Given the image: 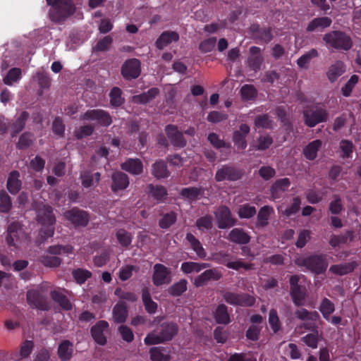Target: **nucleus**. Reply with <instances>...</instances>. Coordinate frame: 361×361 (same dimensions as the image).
Wrapping results in <instances>:
<instances>
[{"label": "nucleus", "mask_w": 361, "mask_h": 361, "mask_svg": "<svg viewBox=\"0 0 361 361\" xmlns=\"http://www.w3.org/2000/svg\"><path fill=\"white\" fill-rule=\"evenodd\" d=\"M195 226L201 231L209 230L213 226V218L209 214L203 216L196 220Z\"/></svg>", "instance_id": "69168bd1"}, {"label": "nucleus", "mask_w": 361, "mask_h": 361, "mask_svg": "<svg viewBox=\"0 0 361 361\" xmlns=\"http://www.w3.org/2000/svg\"><path fill=\"white\" fill-rule=\"evenodd\" d=\"M222 298L226 303L233 306L252 307L255 303V297L246 293L226 290L222 292Z\"/></svg>", "instance_id": "423d86ee"}, {"label": "nucleus", "mask_w": 361, "mask_h": 361, "mask_svg": "<svg viewBox=\"0 0 361 361\" xmlns=\"http://www.w3.org/2000/svg\"><path fill=\"white\" fill-rule=\"evenodd\" d=\"M250 130V128L247 124L242 123L239 126V130L234 131L233 141L238 149L244 150L247 147L246 137Z\"/></svg>", "instance_id": "2eb2a0df"}, {"label": "nucleus", "mask_w": 361, "mask_h": 361, "mask_svg": "<svg viewBox=\"0 0 361 361\" xmlns=\"http://www.w3.org/2000/svg\"><path fill=\"white\" fill-rule=\"evenodd\" d=\"M80 178L82 187L88 188L99 182L101 173L99 172L93 173L90 171H85L81 173Z\"/></svg>", "instance_id": "ea45409f"}, {"label": "nucleus", "mask_w": 361, "mask_h": 361, "mask_svg": "<svg viewBox=\"0 0 361 361\" xmlns=\"http://www.w3.org/2000/svg\"><path fill=\"white\" fill-rule=\"evenodd\" d=\"M221 276V273L216 269H207L195 279L194 285L196 287H201L209 281L219 280Z\"/></svg>", "instance_id": "a211bd4d"}, {"label": "nucleus", "mask_w": 361, "mask_h": 361, "mask_svg": "<svg viewBox=\"0 0 361 361\" xmlns=\"http://www.w3.org/2000/svg\"><path fill=\"white\" fill-rule=\"evenodd\" d=\"M256 213V207L249 204H242L238 209V215L240 219H251Z\"/></svg>", "instance_id": "bf43d9fd"}, {"label": "nucleus", "mask_w": 361, "mask_h": 361, "mask_svg": "<svg viewBox=\"0 0 361 361\" xmlns=\"http://www.w3.org/2000/svg\"><path fill=\"white\" fill-rule=\"evenodd\" d=\"M323 41L328 49L349 51L353 46L351 37L341 30L330 31L323 36Z\"/></svg>", "instance_id": "f03ea898"}, {"label": "nucleus", "mask_w": 361, "mask_h": 361, "mask_svg": "<svg viewBox=\"0 0 361 361\" xmlns=\"http://www.w3.org/2000/svg\"><path fill=\"white\" fill-rule=\"evenodd\" d=\"M300 281V276L297 274L290 276L289 279L290 296L297 307L303 306L308 295L306 287Z\"/></svg>", "instance_id": "20e7f679"}, {"label": "nucleus", "mask_w": 361, "mask_h": 361, "mask_svg": "<svg viewBox=\"0 0 361 361\" xmlns=\"http://www.w3.org/2000/svg\"><path fill=\"white\" fill-rule=\"evenodd\" d=\"M121 73L126 80L137 78L141 73V63L137 59H127L122 65Z\"/></svg>", "instance_id": "9d476101"}, {"label": "nucleus", "mask_w": 361, "mask_h": 361, "mask_svg": "<svg viewBox=\"0 0 361 361\" xmlns=\"http://www.w3.org/2000/svg\"><path fill=\"white\" fill-rule=\"evenodd\" d=\"M290 181L288 178L276 180L271 186L270 194L273 200L280 199L283 194L288 190Z\"/></svg>", "instance_id": "aec40b11"}, {"label": "nucleus", "mask_w": 361, "mask_h": 361, "mask_svg": "<svg viewBox=\"0 0 361 361\" xmlns=\"http://www.w3.org/2000/svg\"><path fill=\"white\" fill-rule=\"evenodd\" d=\"M128 314V307L123 301L118 302L113 308V318L116 323L122 324L126 322Z\"/></svg>", "instance_id": "f704fd0d"}, {"label": "nucleus", "mask_w": 361, "mask_h": 361, "mask_svg": "<svg viewBox=\"0 0 361 361\" xmlns=\"http://www.w3.org/2000/svg\"><path fill=\"white\" fill-rule=\"evenodd\" d=\"M109 328V323L104 320H100L92 326L90 329L92 337L99 345H104L106 343V338L104 331Z\"/></svg>", "instance_id": "f3484780"}, {"label": "nucleus", "mask_w": 361, "mask_h": 361, "mask_svg": "<svg viewBox=\"0 0 361 361\" xmlns=\"http://www.w3.org/2000/svg\"><path fill=\"white\" fill-rule=\"evenodd\" d=\"M20 173L18 171H12L8 177L6 188L12 195H16L21 189L22 182L19 179Z\"/></svg>", "instance_id": "473e14b6"}, {"label": "nucleus", "mask_w": 361, "mask_h": 361, "mask_svg": "<svg viewBox=\"0 0 361 361\" xmlns=\"http://www.w3.org/2000/svg\"><path fill=\"white\" fill-rule=\"evenodd\" d=\"M243 171L231 164H225L219 168L215 173V180L217 182L224 180L236 181L243 176Z\"/></svg>", "instance_id": "6e6552de"}, {"label": "nucleus", "mask_w": 361, "mask_h": 361, "mask_svg": "<svg viewBox=\"0 0 361 361\" xmlns=\"http://www.w3.org/2000/svg\"><path fill=\"white\" fill-rule=\"evenodd\" d=\"M274 213V209L271 206L264 205L260 208L257 216V226L264 228L269 224L271 214Z\"/></svg>", "instance_id": "a19ab883"}, {"label": "nucleus", "mask_w": 361, "mask_h": 361, "mask_svg": "<svg viewBox=\"0 0 361 361\" xmlns=\"http://www.w3.org/2000/svg\"><path fill=\"white\" fill-rule=\"evenodd\" d=\"M214 317L216 322L219 324H228L231 322L228 307L224 304H220L216 307Z\"/></svg>", "instance_id": "79ce46f5"}, {"label": "nucleus", "mask_w": 361, "mask_h": 361, "mask_svg": "<svg viewBox=\"0 0 361 361\" xmlns=\"http://www.w3.org/2000/svg\"><path fill=\"white\" fill-rule=\"evenodd\" d=\"M209 267L207 263H198L195 262H185L181 264L180 270L185 274H190L192 272L198 273L201 270Z\"/></svg>", "instance_id": "09e8293b"}, {"label": "nucleus", "mask_w": 361, "mask_h": 361, "mask_svg": "<svg viewBox=\"0 0 361 361\" xmlns=\"http://www.w3.org/2000/svg\"><path fill=\"white\" fill-rule=\"evenodd\" d=\"M296 318L301 321L320 322L321 317L317 311H309L307 309L301 308L295 312Z\"/></svg>", "instance_id": "c03bdc74"}, {"label": "nucleus", "mask_w": 361, "mask_h": 361, "mask_svg": "<svg viewBox=\"0 0 361 361\" xmlns=\"http://www.w3.org/2000/svg\"><path fill=\"white\" fill-rule=\"evenodd\" d=\"M73 345L68 340L63 341L58 347L57 354L62 361H69L73 355Z\"/></svg>", "instance_id": "58836bf2"}, {"label": "nucleus", "mask_w": 361, "mask_h": 361, "mask_svg": "<svg viewBox=\"0 0 361 361\" xmlns=\"http://www.w3.org/2000/svg\"><path fill=\"white\" fill-rule=\"evenodd\" d=\"M343 205L338 195H333V200L329 203V211L333 215H338L343 210Z\"/></svg>", "instance_id": "0e129e2a"}, {"label": "nucleus", "mask_w": 361, "mask_h": 361, "mask_svg": "<svg viewBox=\"0 0 361 361\" xmlns=\"http://www.w3.org/2000/svg\"><path fill=\"white\" fill-rule=\"evenodd\" d=\"M37 218L41 224H54L56 222L53 209L49 205H44L37 210Z\"/></svg>", "instance_id": "c85d7f7f"}, {"label": "nucleus", "mask_w": 361, "mask_h": 361, "mask_svg": "<svg viewBox=\"0 0 361 361\" xmlns=\"http://www.w3.org/2000/svg\"><path fill=\"white\" fill-rule=\"evenodd\" d=\"M345 71L346 66L344 62L341 60H337L329 67L326 74L328 80L331 82H334Z\"/></svg>", "instance_id": "b1692460"}, {"label": "nucleus", "mask_w": 361, "mask_h": 361, "mask_svg": "<svg viewBox=\"0 0 361 361\" xmlns=\"http://www.w3.org/2000/svg\"><path fill=\"white\" fill-rule=\"evenodd\" d=\"M121 169L131 174L140 175L142 172L143 166L139 159H128L121 164Z\"/></svg>", "instance_id": "e433bc0d"}, {"label": "nucleus", "mask_w": 361, "mask_h": 361, "mask_svg": "<svg viewBox=\"0 0 361 361\" xmlns=\"http://www.w3.org/2000/svg\"><path fill=\"white\" fill-rule=\"evenodd\" d=\"M50 295L51 299L58 303L63 310L68 311L72 309L71 302L68 298L62 293L57 290H53L51 292Z\"/></svg>", "instance_id": "8fccbe9b"}, {"label": "nucleus", "mask_w": 361, "mask_h": 361, "mask_svg": "<svg viewBox=\"0 0 361 361\" xmlns=\"http://www.w3.org/2000/svg\"><path fill=\"white\" fill-rule=\"evenodd\" d=\"M179 40V35L175 31L163 32L155 42V46L158 49H163L171 42Z\"/></svg>", "instance_id": "bb28decb"}, {"label": "nucleus", "mask_w": 361, "mask_h": 361, "mask_svg": "<svg viewBox=\"0 0 361 361\" xmlns=\"http://www.w3.org/2000/svg\"><path fill=\"white\" fill-rule=\"evenodd\" d=\"M319 310L322 314L323 318L326 321H329L331 314L335 311V305L329 299L324 298L320 302Z\"/></svg>", "instance_id": "de8ad7c7"}, {"label": "nucleus", "mask_w": 361, "mask_h": 361, "mask_svg": "<svg viewBox=\"0 0 361 361\" xmlns=\"http://www.w3.org/2000/svg\"><path fill=\"white\" fill-rule=\"evenodd\" d=\"M332 20L327 16H322L313 18L306 27L307 32H322L331 26Z\"/></svg>", "instance_id": "412c9836"}, {"label": "nucleus", "mask_w": 361, "mask_h": 361, "mask_svg": "<svg viewBox=\"0 0 361 361\" xmlns=\"http://www.w3.org/2000/svg\"><path fill=\"white\" fill-rule=\"evenodd\" d=\"M159 89L157 87H152L147 92H143L140 94L133 97V102L137 104H147L154 100L159 94Z\"/></svg>", "instance_id": "c756f323"}, {"label": "nucleus", "mask_w": 361, "mask_h": 361, "mask_svg": "<svg viewBox=\"0 0 361 361\" xmlns=\"http://www.w3.org/2000/svg\"><path fill=\"white\" fill-rule=\"evenodd\" d=\"M185 239L190 243L191 248L195 251L200 259H204L206 258L207 252L200 241L193 234L188 233Z\"/></svg>", "instance_id": "4c0bfd02"}, {"label": "nucleus", "mask_w": 361, "mask_h": 361, "mask_svg": "<svg viewBox=\"0 0 361 361\" xmlns=\"http://www.w3.org/2000/svg\"><path fill=\"white\" fill-rule=\"evenodd\" d=\"M140 268L135 265L127 264L122 267L118 272V278L122 281L128 280L132 276L133 271H138Z\"/></svg>", "instance_id": "338daca9"}, {"label": "nucleus", "mask_w": 361, "mask_h": 361, "mask_svg": "<svg viewBox=\"0 0 361 361\" xmlns=\"http://www.w3.org/2000/svg\"><path fill=\"white\" fill-rule=\"evenodd\" d=\"M51 7L49 11V19L56 23L64 22L75 12V5L72 0H46Z\"/></svg>", "instance_id": "f257e3e1"}, {"label": "nucleus", "mask_w": 361, "mask_h": 361, "mask_svg": "<svg viewBox=\"0 0 361 361\" xmlns=\"http://www.w3.org/2000/svg\"><path fill=\"white\" fill-rule=\"evenodd\" d=\"M322 145V142L320 140H315L310 142L303 149V154L305 157L310 161H313L317 156V152Z\"/></svg>", "instance_id": "37998d69"}, {"label": "nucleus", "mask_w": 361, "mask_h": 361, "mask_svg": "<svg viewBox=\"0 0 361 361\" xmlns=\"http://www.w3.org/2000/svg\"><path fill=\"white\" fill-rule=\"evenodd\" d=\"M152 279L153 284L157 287L169 284L171 281V271L162 264H155L153 267Z\"/></svg>", "instance_id": "9b49d317"}, {"label": "nucleus", "mask_w": 361, "mask_h": 361, "mask_svg": "<svg viewBox=\"0 0 361 361\" xmlns=\"http://www.w3.org/2000/svg\"><path fill=\"white\" fill-rule=\"evenodd\" d=\"M129 185L128 176L123 172L116 171L111 175V189L114 192L123 190Z\"/></svg>", "instance_id": "6ab92c4d"}, {"label": "nucleus", "mask_w": 361, "mask_h": 361, "mask_svg": "<svg viewBox=\"0 0 361 361\" xmlns=\"http://www.w3.org/2000/svg\"><path fill=\"white\" fill-rule=\"evenodd\" d=\"M80 120L95 121L98 125L108 127L112 123V118L110 114L99 109H89L80 116Z\"/></svg>", "instance_id": "0eeeda50"}, {"label": "nucleus", "mask_w": 361, "mask_h": 361, "mask_svg": "<svg viewBox=\"0 0 361 361\" xmlns=\"http://www.w3.org/2000/svg\"><path fill=\"white\" fill-rule=\"evenodd\" d=\"M110 104L114 107H118L121 106L124 102V98L122 97V91L118 87H114L110 92Z\"/></svg>", "instance_id": "6e6d98bb"}, {"label": "nucleus", "mask_w": 361, "mask_h": 361, "mask_svg": "<svg viewBox=\"0 0 361 361\" xmlns=\"http://www.w3.org/2000/svg\"><path fill=\"white\" fill-rule=\"evenodd\" d=\"M166 137L169 139L171 145L178 148H183L187 145V141L182 132L179 131L175 125L169 124L165 127Z\"/></svg>", "instance_id": "4468645a"}, {"label": "nucleus", "mask_w": 361, "mask_h": 361, "mask_svg": "<svg viewBox=\"0 0 361 361\" xmlns=\"http://www.w3.org/2000/svg\"><path fill=\"white\" fill-rule=\"evenodd\" d=\"M73 247L71 245H51L47 248V252L53 255H68L72 253Z\"/></svg>", "instance_id": "052dcab7"}, {"label": "nucleus", "mask_w": 361, "mask_h": 361, "mask_svg": "<svg viewBox=\"0 0 361 361\" xmlns=\"http://www.w3.org/2000/svg\"><path fill=\"white\" fill-rule=\"evenodd\" d=\"M227 238L229 241L238 245H246L251 239L250 235L242 228H233Z\"/></svg>", "instance_id": "a878e982"}, {"label": "nucleus", "mask_w": 361, "mask_h": 361, "mask_svg": "<svg viewBox=\"0 0 361 361\" xmlns=\"http://www.w3.org/2000/svg\"><path fill=\"white\" fill-rule=\"evenodd\" d=\"M357 266L358 264L355 261L344 262L331 265L329 271L338 276H343L353 272Z\"/></svg>", "instance_id": "7c9ffc66"}, {"label": "nucleus", "mask_w": 361, "mask_h": 361, "mask_svg": "<svg viewBox=\"0 0 361 361\" xmlns=\"http://www.w3.org/2000/svg\"><path fill=\"white\" fill-rule=\"evenodd\" d=\"M72 276L75 282L77 284L81 286L84 284L87 280L92 276V274L87 269L77 268L72 271Z\"/></svg>", "instance_id": "3c124183"}, {"label": "nucleus", "mask_w": 361, "mask_h": 361, "mask_svg": "<svg viewBox=\"0 0 361 361\" xmlns=\"http://www.w3.org/2000/svg\"><path fill=\"white\" fill-rule=\"evenodd\" d=\"M116 236L119 244L123 247H128L132 243V235L125 229H118Z\"/></svg>", "instance_id": "e2e57ef3"}, {"label": "nucleus", "mask_w": 361, "mask_h": 361, "mask_svg": "<svg viewBox=\"0 0 361 361\" xmlns=\"http://www.w3.org/2000/svg\"><path fill=\"white\" fill-rule=\"evenodd\" d=\"M188 281L185 279H182L178 282L173 283L168 289V293L173 297H179L187 290Z\"/></svg>", "instance_id": "603ef678"}, {"label": "nucleus", "mask_w": 361, "mask_h": 361, "mask_svg": "<svg viewBox=\"0 0 361 361\" xmlns=\"http://www.w3.org/2000/svg\"><path fill=\"white\" fill-rule=\"evenodd\" d=\"M152 173L157 179L166 178L170 176V172L167 168V164L163 160L157 161L152 165Z\"/></svg>", "instance_id": "a18cd8bd"}, {"label": "nucleus", "mask_w": 361, "mask_h": 361, "mask_svg": "<svg viewBox=\"0 0 361 361\" xmlns=\"http://www.w3.org/2000/svg\"><path fill=\"white\" fill-rule=\"evenodd\" d=\"M302 116L304 123L310 128H313L319 123L326 122L329 114L326 109L312 106L302 111Z\"/></svg>", "instance_id": "39448f33"}, {"label": "nucleus", "mask_w": 361, "mask_h": 361, "mask_svg": "<svg viewBox=\"0 0 361 361\" xmlns=\"http://www.w3.org/2000/svg\"><path fill=\"white\" fill-rule=\"evenodd\" d=\"M30 116L27 111H23L11 126V135L12 137L17 136L25 128L26 122Z\"/></svg>", "instance_id": "72a5a7b5"}, {"label": "nucleus", "mask_w": 361, "mask_h": 361, "mask_svg": "<svg viewBox=\"0 0 361 361\" xmlns=\"http://www.w3.org/2000/svg\"><path fill=\"white\" fill-rule=\"evenodd\" d=\"M12 209L11 197L4 190H0V213L8 214Z\"/></svg>", "instance_id": "13d9d810"}, {"label": "nucleus", "mask_w": 361, "mask_h": 361, "mask_svg": "<svg viewBox=\"0 0 361 361\" xmlns=\"http://www.w3.org/2000/svg\"><path fill=\"white\" fill-rule=\"evenodd\" d=\"M318 56L319 53L317 50L316 49H312L298 59L297 64L300 68H307L311 59Z\"/></svg>", "instance_id": "4d7b16f0"}, {"label": "nucleus", "mask_w": 361, "mask_h": 361, "mask_svg": "<svg viewBox=\"0 0 361 361\" xmlns=\"http://www.w3.org/2000/svg\"><path fill=\"white\" fill-rule=\"evenodd\" d=\"M33 134L30 132H25L19 137L16 147L18 149L23 150L27 149L33 142Z\"/></svg>", "instance_id": "680f3d73"}, {"label": "nucleus", "mask_w": 361, "mask_h": 361, "mask_svg": "<svg viewBox=\"0 0 361 361\" xmlns=\"http://www.w3.org/2000/svg\"><path fill=\"white\" fill-rule=\"evenodd\" d=\"M250 31L255 39L264 43H269L273 39L271 27H261L257 23H253L250 27Z\"/></svg>", "instance_id": "dca6fc26"}, {"label": "nucleus", "mask_w": 361, "mask_h": 361, "mask_svg": "<svg viewBox=\"0 0 361 361\" xmlns=\"http://www.w3.org/2000/svg\"><path fill=\"white\" fill-rule=\"evenodd\" d=\"M181 198L192 202L199 200L204 194V189L202 187H188L183 188L180 192Z\"/></svg>", "instance_id": "393cba45"}, {"label": "nucleus", "mask_w": 361, "mask_h": 361, "mask_svg": "<svg viewBox=\"0 0 361 361\" xmlns=\"http://www.w3.org/2000/svg\"><path fill=\"white\" fill-rule=\"evenodd\" d=\"M22 230L21 225L18 221L11 223L6 230V242L9 247H16V242L19 240V233Z\"/></svg>", "instance_id": "5701e85b"}, {"label": "nucleus", "mask_w": 361, "mask_h": 361, "mask_svg": "<svg viewBox=\"0 0 361 361\" xmlns=\"http://www.w3.org/2000/svg\"><path fill=\"white\" fill-rule=\"evenodd\" d=\"M359 81V76L357 75H353L347 81L343 87L341 88V93L345 97H348L351 95L352 91Z\"/></svg>", "instance_id": "774afa93"}, {"label": "nucleus", "mask_w": 361, "mask_h": 361, "mask_svg": "<svg viewBox=\"0 0 361 361\" xmlns=\"http://www.w3.org/2000/svg\"><path fill=\"white\" fill-rule=\"evenodd\" d=\"M178 326L174 322H164L160 325L159 334L163 343L171 341L178 334Z\"/></svg>", "instance_id": "4be33fe9"}, {"label": "nucleus", "mask_w": 361, "mask_h": 361, "mask_svg": "<svg viewBox=\"0 0 361 361\" xmlns=\"http://www.w3.org/2000/svg\"><path fill=\"white\" fill-rule=\"evenodd\" d=\"M64 216L76 226H85L89 222V215L87 212L73 207L64 213Z\"/></svg>", "instance_id": "ddd939ff"}, {"label": "nucleus", "mask_w": 361, "mask_h": 361, "mask_svg": "<svg viewBox=\"0 0 361 361\" xmlns=\"http://www.w3.org/2000/svg\"><path fill=\"white\" fill-rule=\"evenodd\" d=\"M147 192L150 197L159 202H164L168 195L166 188L161 185L148 184Z\"/></svg>", "instance_id": "2f4dec72"}, {"label": "nucleus", "mask_w": 361, "mask_h": 361, "mask_svg": "<svg viewBox=\"0 0 361 361\" xmlns=\"http://www.w3.org/2000/svg\"><path fill=\"white\" fill-rule=\"evenodd\" d=\"M142 300L145 310L149 314H154L157 310V304L152 299L149 290L147 288L142 290Z\"/></svg>", "instance_id": "49530a36"}, {"label": "nucleus", "mask_w": 361, "mask_h": 361, "mask_svg": "<svg viewBox=\"0 0 361 361\" xmlns=\"http://www.w3.org/2000/svg\"><path fill=\"white\" fill-rule=\"evenodd\" d=\"M177 216V213L173 211L164 214L159 221V227L162 229L169 228L176 222Z\"/></svg>", "instance_id": "864d4df0"}, {"label": "nucleus", "mask_w": 361, "mask_h": 361, "mask_svg": "<svg viewBox=\"0 0 361 361\" xmlns=\"http://www.w3.org/2000/svg\"><path fill=\"white\" fill-rule=\"evenodd\" d=\"M299 267H304L316 275H320L327 269L329 262L326 254H313L296 260Z\"/></svg>", "instance_id": "7ed1b4c3"}, {"label": "nucleus", "mask_w": 361, "mask_h": 361, "mask_svg": "<svg viewBox=\"0 0 361 361\" xmlns=\"http://www.w3.org/2000/svg\"><path fill=\"white\" fill-rule=\"evenodd\" d=\"M354 231L348 230L340 235L332 234L330 236L329 243L333 247H339L341 244H347L354 240Z\"/></svg>", "instance_id": "cd10ccee"}, {"label": "nucleus", "mask_w": 361, "mask_h": 361, "mask_svg": "<svg viewBox=\"0 0 361 361\" xmlns=\"http://www.w3.org/2000/svg\"><path fill=\"white\" fill-rule=\"evenodd\" d=\"M152 361H169L171 360L170 350L163 346L152 347L149 349Z\"/></svg>", "instance_id": "c9c22d12"}, {"label": "nucleus", "mask_w": 361, "mask_h": 361, "mask_svg": "<svg viewBox=\"0 0 361 361\" xmlns=\"http://www.w3.org/2000/svg\"><path fill=\"white\" fill-rule=\"evenodd\" d=\"M26 299L28 305L42 311H48L50 309L47 298L39 290L31 289L27 291Z\"/></svg>", "instance_id": "1a4fd4ad"}, {"label": "nucleus", "mask_w": 361, "mask_h": 361, "mask_svg": "<svg viewBox=\"0 0 361 361\" xmlns=\"http://www.w3.org/2000/svg\"><path fill=\"white\" fill-rule=\"evenodd\" d=\"M22 77V71L19 68H12L4 78V84L11 86L14 82H18Z\"/></svg>", "instance_id": "5fc2aeb1"}, {"label": "nucleus", "mask_w": 361, "mask_h": 361, "mask_svg": "<svg viewBox=\"0 0 361 361\" xmlns=\"http://www.w3.org/2000/svg\"><path fill=\"white\" fill-rule=\"evenodd\" d=\"M215 216L217 220V226L220 229H225L235 226L237 219L233 218L230 209L226 206H220L215 212Z\"/></svg>", "instance_id": "f8f14e48"}]
</instances>
